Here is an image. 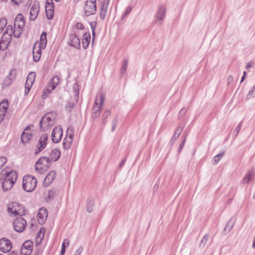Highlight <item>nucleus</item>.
I'll return each instance as SVG.
<instances>
[{"instance_id":"f257e3e1","label":"nucleus","mask_w":255,"mask_h":255,"mask_svg":"<svg viewBox=\"0 0 255 255\" xmlns=\"http://www.w3.org/2000/svg\"><path fill=\"white\" fill-rule=\"evenodd\" d=\"M17 178V172L14 170L7 172L4 170L0 172V182H2V188L6 191L11 189Z\"/></svg>"},{"instance_id":"f03ea898","label":"nucleus","mask_w":255,"mask_h":255,"mask_svg":"<svg viewBox=\"0 0 255 255\" xmlns=\"http://www.w3.org/2000/svg\"><path fill=\"white\" fill-rule=\"evenodd\" d=\"M105 101V95L103 93L99 94V97L96 98L94 106L93 109L92 118L94 120L99 117L100 112L103 109Z\"/></svg>"},{"instance_id":"7ed1b4c3","label":"nucleus","mask_w":255,"mask_h":255,"mask_svg":"<svg viewBox=\"0 0 255 255\" xmlns=\"http://www.w3.org/2000/svg\"><path fill=\"white\" fill-rule=\"evenodd\" d=\"M51 162L47 157H41L36 162L35 165V171L39 173L43 174L46 171L50 166Z\"/></svg>"},{"instance_id":"20e7f679","label":"nucleus","mask_w":255,"mask_h":255,"mask_svg":"<svg viewBox=\"0 0 255 255\" xmlns=\"http://www.w3.org/2000/svg\"><path fill=\"white\" fill-rule=\"evenodd\" d=\"M7 212L11 216L21 217L25 214L26 210L22 205L17 203L8 204Z\"/></svg>"},{"instance_id":"39448f33","label":"nucleus","mask_w":255,"mask_h":255,"mask_svg":"<svg viewBox=\"0 0 255 255\" xmlns=\"http://www.w3.org/2000/svg\"><path fill=\"white\" fill-rule=\"evenodd\" d=\"M37 184V179L31 175H25L23 178L22 187L23 189L30 192L34 190Z\"/></svg>"},{"instance_id":"423d86ee","label":"nucleus","mask_w":255,"mask_h":255,"mask_svg":"<svg viewBox=\"0 0 255 255\" xmlns=\"http://www.w3.org/2000/svg\"><path fill=\"white\" fill-rule=\"evenodd\" d=\"M83 8L85 16H88L94 14L97 9L96 0L86 1Z\"/></svg>"},{"instance_id":"0eeeda50","label":"nucleus","mask_w":255,"mask_h":255,"mask_svg":"<svg viewBox=\"0 0 255 255\" xmlns=\"http://www.w3.org/2000/svg\"><path fill=\"white\" fill-rule=\"evenodd\" d=\"M14 230L18 233L22 232L26 226L25 220L21 217H17L13 220V222Z\"/></svg>"},{"instance_id":"6e6552de","label":"nucleus","mask_w":255,"mask_h":255,"mask_svg":"<svg viewBox=\"0 0 255 255\" xmlns=\"http://www.w3.org/2000/svg\"><path fill=\"white\" fill-rule=\"evenodd\" d=\"M165 12L166 8L164 6L162 5L159 6L155 15V22L157 24L161 25L162 23L163 19L165 16Z\"/></svg>"},{"instance_id":"1a4fd4ad","label":"nucleus","mask_w":255,"mask_h":255,"mask_svg":"<svg viewBox=\"0 0 255 255\" xmlns=\"http://www.w3.org/2000/svg\"><path fill=\"white\" fill-rule=\"evenodd\" d=\"M11 41V36L10 34L3 33L0 40V51L5 50Z\"/></svg>"},{"instance_id":"9d476101","label":"nucleus","mask_w":255,"mask_h":255,"mask_svg":"<svg viewBox=\"0 0 255 255\" xmlns=\"http://www.w3.org/2000/svg\"><path fill=\"white\" fill-rule=\"evenodd\" d=\"M63 135V130L61 127L59 126L55 128L51 133L52 140L54 143L58 142Z\"/></svg>"},{"instance_id":"9b49d317","label":"nucleus","mask_w":255,"mask_h":255,"mask_svg":"<svg viewBox=\"0 0 255 255\" xmlns=\"http://www.w3.org/2000/svg\"><path fill=\"white\" fill-rule=\"evenodd\" d=\"M48 139V135L46 133L42 134L37 144V149L35 151V154H37L46 146Z\"/></svg>"},{"instance_id":"f8f14e48","label":"nucleus","mask_w":255,"mask_h":255,"mask_svg":"<svg viewBox=\"0 0 255 255\" xmlns=\"http://www.w3.org/2000/svg\"><path fill=\"white\" fill-rule=\"evenodd\" d=\"M59 83V78L57 76H54L52 79L51 83L49 84V88L50 89H47L44 90L42 93V97L43 99L47 97V94H49L51 92V91L53 90L56 86Z\"/></svg>"},{"instance_id":"ddd939ff","label":"nucleus","mask_w":255,"mask_h":255,"mask_svg":"<svg viewBox=\"0 0 255 255\" xmlns=\"http://www.w3.org/2000/svg\"><path fill=\"white\" fill-rule=\"evenodd\" d=\"M32 242L30 241H25L21 247V254L22 255H30L32 251Z\"/></svg>"},{"instance_id":"4468645a","label":"nucleus","mask_w":255,"mask_h":255,"mask_svg":"<svg viewBox=\"0 0 255 255\" xmlns=\"http://www.w3.org/2000/svg\"><path fill=\"white\" fill-rule=\"evenodd\" d=\"M12 248V244L10 241L5 238L0 240V250L3 253H7Z\"/></svg>"},{"instance_id":"2eb2a0df","label":"nucleus","mask_w":255,"mask_h":255,"mask_svg":"<svg viewBox=\"0 0 255 255\" xmlns=\"http://www.w3.org/2000/svg\"><path fill=\"white\" fill-rule=\"evenodd\" d=\"M68 43L71 46L76 48H79L80 47V39L76 33H72L70 35Z\"/></svg>"},{"instance_id":"dca6fc26","label":"nucleus","mask_w":255,"mask_h":255,"mask_svg":"<svg viewBox=\"0 0 255 255\" xmlns=\"http://www.w3.org/2000/svg\"><path fill=\"white\" fill-rule=\"evenodd\" d=\"M47 216L48 211L46 209H40L37 215L38 223L41 225L44 224L46 220Z\"/></svg>"},{"instance_id":"f3484780","label":"nucleus","mask_w":255,"mask_h":255,"mask_svg":"<svg viewBox=\"0 0 255 255\" xmlns=\"http://www.w3.org/2000/svg\"><path fill=\"white\" fill-rule=\"evenodd\" d=\"M25 26V21L23 15L21 14H18L15 18L14 27V28L23 29Z\"/></svg>"},{"instance_id":"a211bd4d","label":"nucleus","mask_w":255,"mask_h":255,"mask_svg":"<svg viewBox=\"0 0 255 255\" xmlns=\"http://www.w3.org/2000/svg\"><path fill=\"white\" fill-rule=\"evenodd\" d=\"M45 48H41V46L34 44L33 48V60L35 62H38L41 57V49Z\"/></svg>"},{"instance_id":"6ab92c4d","label":"nucleus","mask_w":255,"mask_h":255,"mask_svg":"<svg viewBox=\"0 0 255 255\" xmlns=\"http://www.w3.org/2000/svg\"><path fill=\"white\" fill-rule=\"evenodd\" d=\"M47 115H45L44 117L42 118L40 121V127L41 129H42L43 131L46 130L50 127H52L54 124V122H51V123H49L47 122Z\"/></svg>"},{"instance_id":"aec40b11","label":"nucleus","mask_w":255,"mask_h":255,"mask_svg":"<svg viewBox=\"0 0 255 255\" xmlns=\"http://www.w3.org/2000/svg\"><path fill=\"white\" fill-rule=\"evenodd\" d=\"M55 175L56 172L55 171H51L48 174L43 182V185L45 187L48 186L54 181Z\"/></svg>"},{"instance_id":"412c9836","label":"nucleus","mask_w":255,"mask_h":255,"mask_svg":"<svg viewBox=\"0 0 255 255\" xmlns=\"http://www.w3.org/2000/svg\"><path fill=\"white\" fill-rule=\"evenodd\" d=\"M61 153L58 149H52L48 158L52 162L57 161L60 156Z\"/></svg>"},{"instance_id":"4be33fe9","label":"nucleus","mask_w":255,"mask_h":255,"mask_svg":"<svg viewBox=\"0 0 255 255\" xmlns=\"http://www.w3.org/2000/svg\"><path fill=\"white\" fill-rule=\"evenodd\" d=\"M39 12V5L38 4L33 5L30 11V19L33 20H35L38 15Z\"/></svg>"},{"instance_id":"5701e85b","label":"nucleus","mask_w":255,"mask_h":255,"mask_svg":"<svg viewBox=\"0 0 255 255\" xmlns=\"http://www.w3.org/2000/svg\"><path fill=\"white\" fill-rule=\"evenodd\" d=\"M47 33L43 31L40 36V41H37L35 44L41 46V48H45L47 44Z\"/></svg>"},{"instance_id":"b1692460","label":"nucleus","mask_w":255,"mask_h":255,"mask_svg":"<svg viewBox=\"0 0 255 255\" xmlns=\"http://www.w3.org/2000/svg\"><path fill=\"white\" fill-rule=\"evenodd\" d=\"M91 40V35L89 33H85L83 36L82 45L84 49H86L89 46Z\"/></svg>"},{"instance_id":"393cba45","label":"nucleus","mask_w":255,"mask_h":255,"mask_svg":"<svg viewBox=\"0 0 255 255\" xmlns=\"http://www.w3.org/2000/svg\"><path fill=\"white\" fill-rule=\"evenodd\" d=\"M254 174L255 172L253 170H251L249 171L246 176L244 177L243 183L245 184H249L250 182H251V180L254 178Z\"/></svg>"},{"instance_id":"a878e982","label":"nucleus","mask_w":255,"mask_h":255,"mask_svg":"<svg viewBox=\"0 0 255 255\" xmlns=\"http://www.w3.org/2000/svg\"><path fill=\"white\" fill-rule=\"evenodd\" d=\"M32 136L31 133L23 131L21 135V141L23 143H27L30 141Z\"/></svg>"},{"instance_id":"bb28decb","label":"nucleus","mask_w":255,"mask_h":255,"mask_svg":"<svg viewBox=\"0 0 255 255\" xmlns=\"http://www.w3.org/2000/svg\"><path fill=\"white\" fill-rule=\"evenodd\" d=\"M35 76L34 72H30L27 77L25 85L28 86H32L35 80Z\"/></svg>"},{"instance_id":"cd10ccee","label":"nucleus","mask_w":255,"mask_h":255,"mask_svg":"<svg viewBox=\"0 0 255 255\" xmlns=\"http://www.w3.org/2000/svg\"><path fill=\"white\" fill-rule=\"evenodd\" d=\"M45 11L47 17L48 19H51L54 14V6L48 5L45 6Z\"/></svg>"},{"instance_id":"c85d7f7f","label":"nucleus","mask_w":255,"mask_h":255,"mask_svg":"<svg viewBox=\"0 0 255 255\" xmlns=\"http://www.w3.org/2000/svg\"><path fill=\"white\" fill-rule=\"evenodd\" d=\"M95 201L92 198H89L87 200L86 210L88 213H91L93 210Z\"/></svg>"},{"instance_id":"c756f323","label":"nucleus","mask_w":255,"mask_h":255,"mask_svg":"<svg viewBox=\"0 0 255 255\" xmlns=\"http://www.w3.org/2000/svg\"><path fill=\"white\" fill-rule=\"evenodd\" d=\"M44 237V233H42L41 229L37 233L35 238V245L36 246H38L41 243Z\"/></svg>"},{"instance_id":"7c9ffc66","label":"nucleus","mask_w":255,"mask_h":255,"mask_svg":"<svg viewBox=\"0 0 255 255\" xmlns=\"http://www.w3.org/2000/svg\"><path fill=\"white\" fill-rule=\"evenodd\" d=\"M183 128L180 126H178L177 128L174 132V135L172 137V138L171 139V140L174 141V140L180 136V134L182 131Z\"/></svg>"},{"instance_id":"2f4dec72","label":"nucleus","mask_w":255,"mask_h":255,"mask_svg":"<svg viewBox=\"0 0 255 255\" xmlns=\"http://www.w3.org/2000/svg\"><path fill=\"white\" fill-rule=\"evenodd\" d=\"M74 135V130L73 127L70 126L68 127L66 137L67 138H70L72 140H73V137Z\"/></svg>"},{"instance_id":"473e14b6","label":"nucleus","mask_w":255,"mask_h":255,"mask_svg":"<svg viewBox=\"0 0 255 255\" xmlns=\"http://www.w3.org/2000/svg\"><path fill=\"white\" fill-rule=\"evenodd\" d=\"M72 142H73V140L70 139V138L65 137L64 139L63 143V147L64 148V149H69Z\"/></svg>"},{"instance_id":"72a5a7b5","label":"nucleus","mask_w":255,"mask_h":255,"mask_svg":"<svg viewBox=\"0 0 255 255\" xmlns=\"http://www.w3.org/2000/svg\"><path fill=\"white\" fill-rule=\"evenodd\" d=\"M107 11V7L105 3H103L100 8V16L101 19H104L105 18Z\"/></svg>"},{"instance_id":"f704fd0d","label":"nucleus","mask_w":255,"mask_h":255,"mask_svg":"<svg viewBox=\"0 0 255 255\" xmlns=\"http://www.w3.org/2000/svg\"><path fill=\"white\" fill-rule=\"evenodd\" d=\"M17 76V71L15 69H13L10 70L8 75L7 76L8 78L10 79L11 81L13 82Z\"/></svg>"},{"instance_id":"c9c22d12","label":"nucleus","mask_w":255,"mask_h":255,"mask_svg":"<svg viewBox=\"0 0 255 255\" xmlns=\"http://www.w3.org/2000/svg\"><path fill=\"white\" fill-rule=\"evenodd\" d=\"M128 64V60L127 59H124L123 63L122 64L121 69V75L125 74V73L126 71L127 68Z\"/></svg>"},{"instance_id":"e433bc0d","label":"nucleus","mask_w":255,"mask_h":255,"mask_svg":"<svg viewBox=\"0 0 255 255\" xmlns=\"http://www.w3.org/2000/svg\"><path fill=\"white\" fill-rule=\"evenodd\" d=\"M255 97V85L253 87L251 90L249 91L246 97L247 100Z\"/></svg>"},{"instance_id":"4c0bfd02","label":"nucleus","mask_w":255,"mask_h":255,"mask_svg":"<svg viewBox=\"0 0 255 255\" xmlns=\"http://www.w3.org/2000/svg\"><path fill=\"white\" fill-rule=\"evenodd\" d=\"M209 236L208 234H206L203 237V238H202V239L200 243V245H199L200 247L204 248L205 246V245L207 244V241L209 239Z\"/></svg>"},{"instance_id":"58836bf2","label":"nucleus","mask_w":255,"mask_h":255,"mask_svg":"<svg viewBox=\"0 0 255 255\" xmlns=\"http://www.w3.org/2000/svg\"><path fill=\"white\" fill-rule=\"evenodd\" d=\"M13 82L12 81H11L10 79H9V78H8L7 77H6L3 80V82L1 84V85H2V88H6L8 86H9V85H11V84Z\"/></svg>"},{"instance_id":"ea45409f","label":"nucleus","mask_w":255,"mask_h":255,"mask_svg":"<svg viewBox=\"0 0 255 255\" xmlns=\"http://www.w3.org/2000/svg\"><path fill=\"white\" fill-rule=\"evenodd\" d=\"M56 193L57 191L55 189L49 190L48 192V195L46 197V199H48V200H51L56 195Z\"/></svg>"},{"instance_id":"a19ab883","label":"nucleus","mask_w":255,"mask_h":255,"mask_svg":"<svg viewBox=\"0 0 255 255\" xmlns=\"http://www.w3.org/2000/svg\"><path fill=\"white\" fill-rule=\"evenodd\" d=\"M23 30V29L14 28V30H12V33L15 38H19L21 35Z\"/></svg>"},{"instance_id":"79ce46f5","label":"nucleus","mask_w":255,"mask_h":255,"mask_svg":"<svg viewBox=\"0 0 255 255\" xmlns=\"http://www.w3.org/2000/svg\"><path fill=\"white\" fill-rule=\"evenodd\" d=\"M8 106L7 101H2L0 103V110L2 111H5V113H6Z\"/></svg>"},{"instance_id":"37998d69","label":"nucleus","mask_w":255,"mask_h":255,"mask_svg":"<svg viewBox=\"0 0 255 255\" xmlns=\"http://www.w3.org/2000/svg\"><path fill=\"white\" fill-rule=\"evenodd\" d=\"M73 89L74 90L75 93V103H77L79 100V89L78 88V85L77 84L74 85L73 86Z\"/></svg>"},{"instance_id":"c03bdc74","label":"nucleus","mask_w":255,"mask_h":255,"mask_svg":"<svg viewBox=\"0 0 255 255\" xmlns=\"http://www.w3.org/2000/svg\"><path fill=\"white\" fill-rule=\"evenodd\" d=\"M75 105V103L72 102H68L65 107L66 110L69 112H71L72 109L74 108Z\"/></svg>"},{"instance_id":"a18cd8bd","label":"nucleus","mask_w":255,"mask_h":255,"mask_svg":"<svg viewBox=\"0 0 255 255\" xmlns=\"http://www.w3.org/2000/svg\"><path fill=\"white\" fill-rule=\"evenodd\" d=\"M224 152H221L214 156L213 159V161L214 162V164H217L221 160V158L224 156Z\"/></svg>"},{"instance_id":"49530a36","label":"nucleus","mask_w":255,"mask_h":255,"mask_svg":"<svg viewBox=\"0 0 255 255\" xmlns=\"http://www.w3.org/2000/svg\"><path fill=\"white\" fill-rule=\"evenodd\" d=\"M111 116V112L109 110L106 111L103 116L102 122L104 124L106 123V120Z\"/></svg>"},{"instance_id":"de8ad7c7","label":"nucleus","mask_w":255,"mask_h":255,"mask_svg":"<svg viewBox=\"0 0 255 255\" xmlns=\"http://www.w3.org/2000/svg\"><path fill=\"white\" fill-rule=\"evenodd\" d=\"M7 24V19L3 17L0 19V29L2 30L5 27Z\"/></svg>"},{"instance_id":"09e8293b","label":"nucleus","mask_w":255,"mask_h":255,"mask_svg":"<svg viewBox=\"0 0 255 255\" xmlns=\"http://www.w3.org/2000/svg\"><path fill=\"white\" fill-rule=\"evenodd\" d=\"M6 161L7 159L5 157H0V169L4 165V164L6 162Z\"/></svg>"},{"instance_id":"8fccbe9b","label":"nucleus","mask_w":255,"mask_h":255,"mask_svg":"<svg viewBox=\"0 0 255 255\" xmlns=\"http://www.w3.org/2000/svg\"><path fill=\"white\" fill-rule=\"evenodd\" d=\"M12 30H13V28H12V26L11 25H8L5 31H4V32L3 33H8V34H10L11 37L12 36Z\"/></svg>"},{"instance_id":"3c124183","label":"nucleus","mask_w":255,"mask_h":255,"mask_svg":"<svg viewBox=\"0 0 255 255\" xmlns=\"http://www.w3.org/2000/svg\"><path fill=\"white\" fill-rule=\"evenodd\" d=\"M242 122H241L239 124V125L236 127V128L234 130V132L236 133L235 134V136H237V135L238 134L240 130H241V128H242Z\"/></svg>"},{"instance_id":"603ef678","label":"nucleus","mask_w":255,"mask_h":255,"mask_svg":"<svg viewBox=\"0 0 255 255\" xmlns=\"http://www.w3.org/2000/svg\"><path fill=\"white\" fill-rule=\"evenodd\" d=\"M117 122H118V120H117V118H115L113 120V122H112V131H115V128H116V126H117Z\"/></svg>"},{"instance_id":"864d4df0","label":"nucleus","mask_w":255,"mask_h":255,"mask_svg":"<svg viewBox=\"0 0 255 255\" xmlns=\"http://www.w3.org/2000/svg\"><path fill=\"white\" fill-rule=\"evenodd\" d=\"M5 114V111H2L0 110V123L3 121Z\"/></svg>"},{"instance_id":"5fc2aeb1","label":"nucleus","mask_w":255,"mask_h":255,"mask_svg":"<svg viewBox=\"0 0 255 255\" xmlns=\"http://www.w3.org/2000/svg\"><path fill=\"white\" fill-rule=\"evenodd\" d=\"M83 251V248L79 247L74 253V255H81Z\"/></svg>"},{"instance_id":"6e6d98bb","label":"nucleus","mask_w":255,"mask_h":255,"mask_svg":"<svg viewBox=\"0 0 255 255\" xmlns=\"http://www.w3.org/2000/svg\"><path fill=\"white\" fill-rule=\"evenodd\" d=\"M75 26L77 29H83L84 28V25L82 23H80V22H78L76 24Z\"/></svg>"},{"instance_id":"4d7b16f0","label":"nucleus","mask_w":255,"mask_h":255,"mask_svg":"<svg viewBox=\"0 0 255 255\" xmlns=\"http://www.w3.org/2000/svg\"><path fill=\"white\" fill-rule=\"evenodd\" d=\"M131 9H132L131 7H130V6L128 7L127 8V9H126V11L125 12L124 16H126L127 15H128L130 13V12L131 11Z\"/></svg>"},{"instance_id":"13d9d810","label":"nucleus","mask_w":255,"mask_h":255,"mask_svg":"<svg viewBox=\"0 0 255 255\" xmlns=\"http://www.w3.org/2000/svg\"><path fill=\"white\" fill-rule=\"evenodd\" d=\"M49 5L51 6L53 5V0H46L45 6H48Z\"/></svg>"},{"instance_id":"bf43d9fd","label":"nucleus","mask_w":255,"mask_h":255,"mask_svg":"<svg viewBox=\"0 0 255 255\" xmlns=\"http://www.w3.org/2000/svg\"><path fill=\"white\" fill-rule=\"evenodd\" d=\"M31 87V86H28L27 85H25L24 91L25 94L27 95L29 93Z\"/></svg>"},{"instance_id":"052dcab7","label":"nucleus","mask_w":255,"mask_h":255,"mask_svg":"<svg viewBox=\"0 0 255 255\" xmlns=\"http://www.w3.org/2000/svg\"><path fill=\"white\" fill-rule=\"evenodd\" d=\"M12 3L15 5L19 4L22 1V0H11Z\"/></svg>"},{"instance_id":"680f3d73","label":"nucleus","mask_w":255,"mask_h":255,"mask_svg":"<svg viewBox=\"0 0 255 255\" xmlns=\"http://www.w3.org/2000/svg\"><path fill=\"white\" fill-rule=\"evenodd\" d=\"M186 141V137H185L183 139V140L182 141V142L180 144V145H179V151H180V150L182 149L183 146H184V143Z\"/></svg>"},{"instance_id":"e2e57ef3","label":"nucleus","mask_w":255,"mask_h":255,"mask_svg":"<svg viewBox=\"0 0 255 255\" xmlns=\"http://www.w3.org/2000/svg\"><path fill=\"white\" fill-rule=\"evenodd\" d=\"M186 112V109H185L184 108H182L179 112V115H180L181 116H183L185 114Z\"/></svg>"},{"instance_id":"0e129e2a","label":"nucleus","mask_w":255,"mask_h":255,"mask_svg":"<svg viewBox=\"0 0 255 255\" xmlns=\"http://www.w3.org/2000/svg\"><path fill=\"white\" fill-rule=\"evenodd\" d=\"M90 25H91V27L92 31H95L96 26V23L95 22V23H91Z\"/></svg>"},{"instance_id":"69168bd1","label":"nucleus","mask_w":255,"mask_h":255,"mask_svg":"<svg viewBox=\"0 0 255 255\" xmlns=\"http://www.w3.org/2000/svg\"><path fill=\"white\" fill-rule=\"evenodd\" d=\"M233 80V77L232 76L230 75L227 78V82L228 84L231 83Z\"/></svg>"},{"instance_id":"338daca9","label":"nucleus","mask_w":255,"mask_h":255,"mask_svg":"<svg viewBox=\"0 0 255 255\" xmlns=\"http://www.w3.org/2000/svg\"><path fill=\"white\" fill-rule=\"evenodd\" d=\"M46 115H47V122L49 123H51V122H54L53 120L49 116V115L48 114H46Z\"/></svg>"},{"instance_id":"774afa93","label":"nucleus","mask_w":255,"mask_h":255,"mask_svg":"<svg viewBox=\"0 0 255 255\" xmlns=\"http://www.w3.org/2000/svg\"><path fill=\"white\" fill-rule=\"evenodd\" d=\"M63 243H64V244H65V245L66 244L67 246H69L70 242L68 239H66L64 240Z\"/></svg>"}]
</instances>
